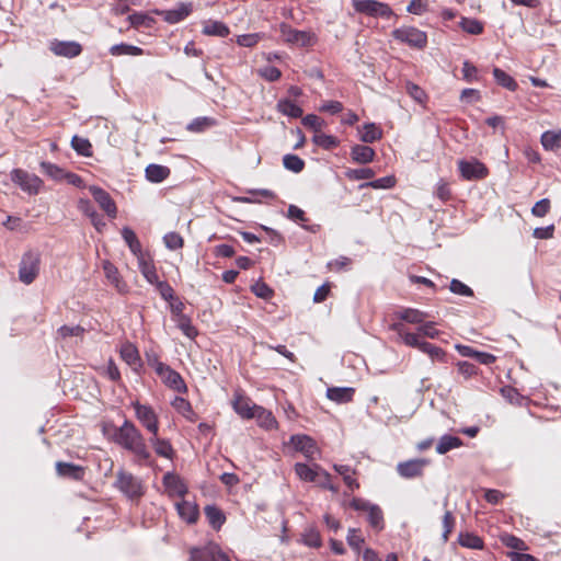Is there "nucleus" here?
Segmentation results:
<instances>
[{"mask_svg": "<svg viewBox=\"0 0 561 561\" xmlns=\"http://www.w3.org/2000/svg\"><path fill=\"white\" fill-rule=\"evenodd\" d=\"M112 439L124 449L131 451L139 462L149 461L151 454L142 434L133 422L125 420L122 426L115 427Z\"/></svg>", "mask_w": 561, "mask_h": 561, "instance_id": "obj_1", "label": "nucleus"}, {"mask_svg": "<svg viewBox=\"0 0 561 561\" xmlns=\"http://www.w3.org/2000/svg\"><path fill=\"white\" fill-rule=\"evenodd\" d=\"M114 485L129 500H138L144 495L141 481L130 472L117 471Z\"/></svg>", "mask_w": 561, "mask_h": 561, "instance_id": "obj_2", "label": "nucleus"}, {"mask_svg": "<svg viewBox=\"0 0 561 561\" xmlns=\"http://www.w3.org/2000/svg\"><path fill=\"white\" fill-rule=\"evenodd\" d=\"M41 254L37 251L30 250L21 259L19 267V279L25 284H32L39 273Z\"/></svg>", "mask_w": 561, "mask_h": 561, "instance_id": "obj_3", "label": "nucleus"}, {"mask_svg": "<svg viewBox=\"0 0 561 561\" xmlns=\"http://www.w3.org/2000/svg\"><path fill=\"white\" fill-rule=\"evenodd\" d=\"M279 32L286 43L299 47H311L318 42V37L313 32L296 30L287 23H280Z\"/></svg>", "mask_w": 561, "mask_h": 561, "instance_id": "obj_4", "label": "nucleus"}, {"mask_svg": "<svg viewBox=\"0 0 561 561\" xmlns=\"http://www.w3.org/2000/svg\"><path fill=\"white\" fill-rule=\"evenodd\" d=\"M392 37L416 49H423L427 45L426 33L412 26H403L393 30Z\"/></svg>", "mask_w": 561, "mask_h": 561, "instance_id": "obj_5", "label": "nucleus"}, {"mask_svg": "<svg viewBox=\"0 0 561 561\" xmlns=\"http://www.w3.org/2000/svg\"><path fill=\"white\" fill-rule=\"evenodd\" d=\"M10 175L12 182L30 195L38 194L43 185V181L37 175L31 174L22 169H13Z\"/></svg>", "mask_w": 561, "mask_h": 561, "instance_id": "obj_6", "label": "nucleus"}, {"mask_svg": "<svg viewBox=\"0 0 561 561\" xmlns=\"http://www.w3.org/2000/svg\"><path fill=\"white\" fill-rule=\"evenodd\" d=\"M354 9L374 18H390L392 15L391 8L377 0H353Z\"/></svg>", "mask_w": 561, "mask_h": 561, "instance_id": "obj_7", "label": "nucleus"}, {"mask_svg": "<svg viewBox=\"0 0 561 561\" xmlns=\"http://www.w3.org/2000/svg\"><path fill=\"white\" fill-rule=\"evenodd\" d=\"M157 375L170 389L180 393L186 392L187 388L182 376L167 364H157Z\"/></svg>", "mask_w": 561, "mask_h": 561, "instance_id": "obj_8", "label": "nucleus"}, {"mask_svg": "<svg viewBox=\"0 0 561 561\" xmlns=\"http://www.w3.org/2000/svg\"><path fill=\"white\" fill-rule=\"evenodd\" d=\"M458 169L461 176L468 181L484 179L489 171L488 168L478 159L458 161Z\"/></svg>", "mask_w": 561, "mask_h": 561, "instance_id": "obj_9", "label": "nucleus"}, {"mask_svg": "<svg viewBox=\"0 0 561 561\" xmlns=\"http://www.w3.org/2000/svg\"><path fill=\"white\" fill-rule=\"evenodd\" d=\"M133 407L137 419L147 428V431L152 435H158L159 422L152 408L146 404H140L138 401L134 402Z\"/></svg>", "mask_w": 561, "mask_h": 561, "instance_id": "obj_10", "label": "nucleus"}, {"mask_svg": "<svg viewBox=\"0 0 561 561\" xmlns=\"http://www.w3.org/2000/svg\"><path fill=\"white\" fill-rule=\"evenodd\" d=\"M49 50L59 57L75 58L82 53V46L76 41L51 39L48 45Z\"/></svg>", "mask_w": 561, "mask_h": 561, "instance_id": "obj_11", "label": "nucleus"}, {"mask_svg": "<svg viewBox=\"0 0 561 561\" xmlns=\"http://www.w3.org/2000/svg\"><path fill=\"white\" fill-rule=\"evenodd\" d=\"M430 460L424 458L410 459L397 465V472L404 479H413L423 476L424 469L428 466Z\"/></svg>", "mask_w": 561, "mask_h": 561, "instance_id": "obj_12", "label": "nucleus"}, {"mask_svg": "<svg viewBox=\"0 0 561 561\" xmlns=\"http://www.w3.org/2000/svg\"><path fill=\"white\" fill-rule=\"evenodd\" d=\"M89 191L99 206L106 213L110 218H115L117 208L111 195L99 186H90Z\"/></svg>", "mask_w": 561, "mask_h": 561, "instance_id": "obj_13", "label": "nucleus"}, {"mask_svg": "<svg viewBox=\"0 0 561 561\" xmlns=\"http://www.w3.org/2000/svg\"><path fill=\"white\" fill-rule=\"evenodd\" d=\"M220 547L215 542H208L201 547L190 549V561H216Z\"/></svg>", "mask_w": 561, "mask_h": 561, "instance_id": "obj_14", "label": "nucleus"}, {"mask_svg": "<svg viewBox=\"0 0 561 561\" xmlns=\"http://www.w3.org/2000/svg\"><path fill=\"white\" fill-rule=\"evenodd\" d=\"M162 483L170 497H183L187 493L184 481L173 472H167L163 476Z\"/></svg>", "mask_w": 561, "mask_h": 561, "instance_id": "obj_15", "label": "nucleus"}, {"mask_svg": "<svg viewBox=\"0 0 561 561\" xmlns=\"http://www.w3.org/2000/svg\"><path fill=\"white\" fill-rule=\"evenodd\" d=\"M290 442L295 449L302 453L306 458L314 459L318 448L316 442L307 435H293Z\"/></svg>", "mask_w": 561, "mask_h": 561, "instance_id": "obj_16", "label": "nucleus"}, {"mask_svg": "<svg viewBox=\"0 0 561 561\" xmlns=\"http://www.w3.org/2000/svg\"><path fill=\"white\" fill-rule=\"evenodd\" d=\"M56 472L59 477L68 478L73 481H81L84 478L85 470L82 466L71 462H56Z\"/></svg>", "mask_w": 561, "mask_h": 561, "instance_id": "obj_17", "label": "nucleus"}, {"mask_svg": "<svg viewBox=\"0 0 561 561\" xmlns=\"http://www.w3.org/2000/svg\"><path fill=\"white\" fill-rule=\"evenodd\" d=\"M103 271L108 282L114 285L118 293H127V284L122 280L117 267L108 261L103 263Z\"/></svg>", "mask_w": 561, "mask_h": 561, "instance_id": "obj_18", "label": "nucleus"}, {"mask_svg": "<svg viewBox=\"0 0 561 561\" xmlns=\"http://www.w3.org/2000/svg\"><path fill=\"white\" fill-rule=\"evenodd\" d=\"M355 389L352 387H331L327 389V398L336 403H347L353 400Z\"/></svg>", "mask_w": 561, "mask_h": 561, "instance_id": "obj_19", "label": "nucleus"}, {"mask_svg": "<svg viewBox=\"0 0 561 561\" xmlns=\"http://www.w3.org/2000/svg\"><path fill=\"white\" fill-rule=\"evenodd\" d=\"M193 10L192 3H180L176 8L164 12V21L175 24L187 18Z\"/></svg>", "mask_w": 561, "mask_h": 561, "instance_id": "obj_20", "label": "nucleus"}, {"mask_svg": "<svg viewBox=\"0 0 561 561\" xmlns=\"http://www.w3.org/2000/svg\"><path fill=\"white\" fill-rule=\"evenodd\" d=\"M257 408L259 405L252 404L250 399L241 396H237L233 401L234 411L243 419H253Z\"/></svg>", "mask_w": 561, "mask_h": 561, "instance_id": "obj_21", "label": "nucleus"}, {"mask_svg": "<svg viewBox=\"0 0 561 561\" xmlns=\"http://www.w3.org/2000/svg\"><path fill=\"white\" fill-rule=\"evenodd\" d=\"M321 470L322 468L319 465H314L313 467L301 462H297L295 465L296 474L299 477V479L307 482H317Z\"/></svg>", "mask_w": 561, "mask_h": 561, "instance_id": "obj_22", "label": "nucleus"}, {"mask_svg": "<svg viewBox=\"0 0 561 561\" xmlns=\"http://www.w3.org/2000/svg\"><path fill=\"white\" fill-rule=\"evenodd\" d=\"M375 156V150L369 146L355 145L351 148V157L357 163H369L374 161Z\"/></svg>", "mask_w": 561, "mask_h": 561, "instance_id": "obj_23", "label": "nucleus"}, {"mask_svg": "<svg viewBox=\"0 0 561 561\" xmlns=\"http://www.w3.org/2000/svg\"><path fill=\"white\" fill-rule=\"evenodd\" d=\"M122 238L128 245L130 252L137 257V260L144 256L141 243L133 229L129 227H124L122 229Z\"/></svg>", "mask_w": 561, "mask_h": 561, "instance_id": "obj_24", "label": "nucleus"}, {"mask_svg": "<svg viewBox=\"0 0 561 561\" xmlns=\"http://www.w3.org/2000/svg\"><path fill=\"white\" fill-rule=\"evenodd\" d=\"M392 329L398 333V335L401 337L403 343L410 347H416L419 350H422L423 342L420 341V334L417 333H410L407 331L405 327L402 323H394L392 325Z\"/></svg>", "mask_w": 561, "mask_h": 561, "instance_id": "obj_25", "label": "nucleus"}, {"mask_svg": "<svg viewBox=\"0 0 561 561\" xmlns=\"http://www.w3.org/2000/svg\"><path fill=\"white\" fill-rule=\"evenodd\" d=\"M176 511L182 519L187 522L188 524L196 523L198 518V508L197 505L188 502L182 501L176 503Z\"/></svg>", "mask_w": 561, "mask_h": 561, "instance_id": "obj_26", "label": "nucleus"}, {"mask_svg": "<svg viewBox=\"0 0 561 561\" xmlns=\"http://www.w3.org/2000/svg\"><path fill=\"white\" fill-rule=\"evenodd\" d=\"M462 445L463 443L458 436L445 434L437 442L436 453L439 455H445L451 449L459 448Z\"/></svg>", "mask_w": 561, "mask_h": 561, "instance_id": "obj_27", "label": "nucleus"}, {"mask_svg": "<svg viewBox=\"0 0 561 561\" xmlns=\"http://www.w3.org/2000/svg\"><path fill=\"white\" fill-rule=\"evenodd\" d=\"M146 179L151 183H160L170 175V169L161 164H149L146 168Z\"/></svg>", "mask_w": 561, "mask_h": 561, "instance_id": "obj_28", "label": "nucleus"}, {"mask_svg": "<svg viewBox=\"0 0 561 561\" xmlns=\"http://www.w3.org/2000/svg\"><path fill=\"white\" fill-rule=\"evenodd\" d=\"M257 420V423L261 427H264L266 430H273L277 426V421L273 413L263 407H260L254 412V417Z\"/></svg>", "mask_w": 561, "mask_h": 561, "instance_id": "obj_29", "label": "nucleus"}, {"mask_svg": "<svg viewBox=\"0 0 561 561\" xmlns=\"http://www.w3.org/2000/svg\"><path fill=\"white\" fill-rule=\"evenodd\" d=\"M205 515L209 525L216 530L220 529L226 522L222 511L215 505H207L205 507Z\"/></svg>", "mask_w": 561, "mask_h": 561, "instance_id": "obj_30", "label": "nucleus"}, {"mask_svg": "<svg viewBox=\"0 0 561 561\" xmlns=\"http://www.w3.org/2000/svg\"><path fill=\"white\" fill-rule=\"evenodd\" d=\"M333 468L340 476H342L344 483L351 491L359 488V483L353 478L355 474L354 469L346 465H334Z\"/></svg>", "mask_w": 561, "mask_h": 561, "instance_id": "obj_31", "label": "nucleus"}, {"mask_svg": "<svg viewBox=\"0 0 561 561\" xmlns=\"http://www.w3.org/2000/svg\"><path fill=\"white\" fill-rule=\"evenodd\" d=\"M382 137V130L375 123H366L360 131V140L373 144Z\"/></svg>", "mask_w": 561, "mask_h": 561, "instance_id": "obj_32", "label": "nucleus"}, {"mask_svg": "<svg viewBox=\"0 0 561 561\" xmlns=\"http://www.w3.org/2000/svg\"><path fill=\"white\" fill-rule=\"evenodd\" d=\"M276 108L283 115L291 118H298L302 116V108L290 100H279Z\"/></svg>", "mask_w": 561, "mask_h": 561, "instance_id": "obj_33", "label": "nucleus"}, {"mask_svg": "<svg viewBox=\"0 0 561 561\" xmlns=\"http://www.w3.org/2000/svg\"><path fill=\"white\" fill-rule=\"evenodd\" d=\"M229 27L220 21H208L203 27V34L208 36L227 37Z\"/></svg>", "mask_w": 561, "mask_h": 561, "instance_id": "obj_34", "label": "nucleus"}, {"mask_svg": "<svg viewBox=\"0 0 561 561\" xmlns=\"http://www.w3.org/2000/svg\"><path fill=\"white\" fill-rule=\"evenodd\" d=\"M138 266L140 273L149 284L154 285L156 283L159 282V277L154 265L151 262L147 261L145 255L138 259Z\"/></svg>", "mask_w": 561, "mask_h": 561, "instance_id": "obj_35", "label": "nucleus"}, {"mask_svg": "<svg viewBox=\"0 0 561 561\" xmlns=\"http://www.w3.org/2000/svg\"><path fill=\"white\" fill-rule=\"evenodd\" d=\"M541 145L546 150L561 148V130H547L541 135Z\"/></svg>", "mask_w": 561, "mask_h": 561, "instance_id": "obj_36", "label": "nucleus"}, {"mask_svg": "<svg viewBox=\"0 0 561 561\" xmlns=\"http://www.w3.org/2000/svg\"><path fill=\"white\" fill-rule=\"evenodd\" d=\"M149 442L153 446L157 455H159L160 457L169 458V459L172 458L173 448H172L171 444L169 443V440L159 438L158 435H152V437L149 439Z\"/></svg>", "mask_w": 561, "mask_h": 561, "instance_id": "obj_37", "label": "nucleus"}, {"mask_svg": "<svg viewBox=\"0 0 561 561\" xmlns=\"http://www.w3.org/2000/svg\"><path fill=\"white\" fill-rule=\"evenodd\" d=\"M110 54L113 56H122V55L140 56L144 54V49L138 46H135V45L121 43V44L113 45L110 48Z\"/></svg>", "mask_w": 561, "mask_h": 561, "instance_id": "obj_38", "label": "nucleus"}, {"mask_svg": "<svg viewBox=\"0 0 561 561\" xmlns=\"http://www.w3.org/2000/svg\"><path fill=\"white\" fill-rule=\"evenodd\" d=\"M312 141L324 150H332L340 145V140L336 137L321 131L313 135Z\"/></svg>", "mask_w": 561, "mask_h": 561, "instance_id": "obj_39", "label": "nucleus"}, {"mask_svg": "<svg viewBox=\"0 0 561 561\" xmlns=\"http://www.w3.org/2000/svg\"><path fill=\"white\" fill-rule=\"evenodd\" d=\"M493 76L496 81V83L510 91H515L518 87L517 82L514 80L513 77H511L508 73H506L504 70L500 68L493 69Z\"/></svg>", "mask_w": 561, "mask_h": 561, "instance_id": "obj_40", "label": "nucleus"}, {"mask_svg": "<svg viewBox=\"0 0 561 561\" xmlns=\"http://www.w3.org/2000/svg\"><path fill=\"white\" fill-rule=\"evenodd\" d=\"M72 149L82 157L92 156V146L89 139L75 135L71 139Z\"/></svg>", "mask_w": 561, "mask_h": 561, "instance_id": "obj_41", "label": "nucleus"}, {"mask_svg": "<svg viewBox=\"0 0 561 561\" xmlns=\"http://www.w3.org/2000/svg\"><path fill=\"white\" fill-rule=\"evenodd\" d=\"M460 546L469 549H482L483 540L472 533H460L458 536Z\"/></svg>", "mask_w": 561, "mask_h": 561, "instance_id": "obj_42", "label": "nucleus"}, {"mask_svg": "<svg viewBox=\"0 0 561 561\" xmlns=\"http://www.w3.org/2000/svg\"><path fill=\"white\" fill-rule=\"evenodd\" d=\"M426 313L417 309H404L399 313V318L408 323L422 324L426 319Z\"/></svg>", "mask_w": 561, "mask_h": 561, "instance_id": "obj_43", "label": "nucleus"}, {"mask_svg": "<svg viewBox=\"0 0 561 561\" xmlns=\"http://www.w3.org/2000/svg\"><path fill=\"white\" fill-rule=\"evenodd\" d=\"M41 169L44 174L53 179L54 181H62L65 179L66 172L64 169L58 167L55 163L43 161L41 162Z\"/></svg>", "mask_w": 561, "mask_h": 561, "instance_id": "obj_44", "label": "nucleus"}, {"mask_svg": "<svg viewBox=\"0 0 561 561\" xmlns=\"http://www.w3.org/2000/svg\"><path fill=\"white\" fill-rule=\"evenodd\" d=\"M369 525L377 531H380L385 527L383 513L381 508L375 504L371 510L368 511L367 516Z\"/></svg>", "mask_w": 561, "mask_h": 561, "instance_id": "obj_45", "label": "nucleus"}, {"mask_svg": "<svg viewBox=\"0 0 561 561\" xmlns=\"http://www.w3.org/2000/svg\"><path fill=\"white\" fill-rule=\"evenodd\" d=\"M121 356L129 366H136L140 364L138 350L130 343L122 346Z\"/></svg>", "mask_w": 561, "mask_h": 561, "instance_id": "obj_46", "label": "nucleus"}, {"mask_svg": "<svg viewBox=\"0 0 561 561\" xmlns=\"http://www.w3.org/2000/svg\"><path fill=\"white\" fill-rule=\"evenodd\" d=\"M302 542L311 548H320L322 539L319 530L314 527H308L302 534Z\"/></svg>", "mask_w": 561, "mask_h": 561, "instance_id": "obj_47", "label": "nucleus"}, {"mask_svg": "<svg viewBox=\"0 0 561 561\" xmlns=\"http://www.w3.org/2000/svg\"><path fill=\"white\" fill-rule=\"evenodd\" d=\"M283 164L285 169L294 173H299L305 168V161L300 157L291 153L285 154L283 157Z\"/></svg>", "mask_w": 561, "mask_h": 561, "instance_id": "obj_48", "label": "nucleus"}, {"mask_svg": "<svg viewBox=\"0 0 561 561\" xmlns=\"http://www.w3.org/2000/svg\"><path fill=\"white\" fill-rule=\"evenodd\" d=\"M459 26L471 35H479L483 32V24L476 19L461 18Z\"/></svg>", "mask_w": 561, "mask_h": 561, "instance_id": "obj_49", "label": "nucleus"}, {"mask_svg": "<svg viewBox=\"0 0 561 561\" xmlns=\"http://www.w3.org/2000/svg\"><path fill=\"white\" fill-rule=\"evenodd\" d=\"M128 21L134 27H151L154 19L142 12H135L128 16Z\"/></svg>", "mask_w": 561, "mask_h": 561, "instance_id": "obj_50", "label": "nucleus"}, {"mask_svg": "<svg viewBox=\"0 0 561 561\" xmlns=\"http://www.w3.org/2000/svg\"><path fill=\"white\" fill-rule=\"evenodd\" d=\"M345 175L350 180H369L375 176V171L370 168L348 169Z\"/></svg>", "mask_w": 561, "mask_h": 561, "instance_id": "obj_51", "label": "nucleus"}, {"mask_svg": "<svg viewBox=\"0 0 561 561\" xmlns=\"http://www.w3.org/2000/svg\"><path fill=\"white\" fill-rule=\"evenodd\" d=\"M421 351L423 353H426L432 359H437L440 362L446 360V353L443 351V348L435 346L434 344H431L428 342H423Z\"/></svg>", "mask_w": 561, "mask_h": 561, "instance_id": "obj_52", "label": "nucleus"}, {"mask_svg": "<svg viewBox=\"0 0 561 561\" xmlns=\"http://www.w3.org/2000/svg\"><path fill=\"white\" fill-rule=\"evenodd\" d=\"M396 184V180L393 176H383L367 183L362 184L359 187H373V188H391Z\"/></svg>", "mask_w": 561, "mask_h": 561, "instance_id": "obj_53", "label": "nucleus"}, {"mask_svg": "<svg viewBox=\"0 0 561 561\" xmlns=\"http://www.w3.org/2000/svg\"><path fill=\"white\" fill-rule=\"evenodd\" d=\"M178 327L183 334L190 339H194L197 335V330L187 316H181V318L178 319Z\"/></svg>", "mask_w": 561, "mask_h": 561, "instance_id": "obj_54", "label": "nucleus"}, {"mask_svg": "<svg viewBox=\"0 0 561 561\" xmlns=\"http://www.w3.org/2000/svg\"><path fill=\"white\" fill-rule=\"evenodd\" d=\"M301 123L304 126L313 129L316 134L320 133L324 126V121L314 114L306 115L302 117Z\"/></svg>", "mask_w": 561, "mask_h": 561, "instance_id": "obj_55", "label": "nucleus"}, {"mask_svg": "<svg viewBox=\"0 0 561 561\" xmlns=\"http://www.w3.org/2000/svg\"><path fill=\"white\" fill-rule=\"evenodd\" d=\"M455 517L453 516V513L449 511H446L443 516V528L444 531L442 534V539L444 542L448 541L449 535L451 534L454 527H455Z\"/></svg>", "mask_w": 561, "mask_h": 561, "instance_id": "obj_56", "label": "nucleus"}, {"mask_svg": "<svg viewBox=\"0 0 561 561\" xmlns=\"http://www.w3.org/2000/svg\"><path fill=\"white\" fill-rule=\"evenodd\" d=\"M449 289L451 293H454L456 295H460V296H465V297L473 296V290L469 286H467L466 284H463L462 282H460L459 279H456V278H454L450 282Z\"/></svg>", "mask_w": 561, "mask_h": 561, "instance_id": "obj_57", "label": "nucleus"}, {"mask_svg": "<svg viewBox=\"0 0 561 561\" xmlns=\"http://www.w3.org/2000/svg\"><path fill=\"white\" fill-rule=\"evenodd\" d=\"M154 286L158 293L160 294L161 298L164 299L165 301L171 302L172 300L175 299L174 290L169 283L164 280H159L158 283L154 284Z\"/></svg>", "mask_w": 561, "mask_h": 561, "instance_id": "obj_58", "label": "nucleus"}, {"mask_svg": "<svg viewBox=\"0 0 561 561\" xmlns=\"http://www.w3.org/2000/svg\"><path fill=\"white\" fill-rule=\"evenodd\" d=\"M164 244L170 250H178L183 247V238L176 232H169L163 237Z\"/></svg>", "mask_w": 561, "mask_h": 561, "instance_id": "obj_59", "label": "nucleus"}, {"mask_svg": "<svg viewBox=\"0 0 561 561\" xmlns=\"http://www.w3.org/2000/svg\"><path fill=\"white\" fill-rule=\"evenodd\" d=\"M407 93L416 102L423 103L426 94L422 88L413 82H407L405 85Z\"/></svg>", "mask_w": 561, "mask_h": 561, "instance_id": "obj_60", "label": "nucleus"}, {"mask_svg": "<svg viewBox=\"0 0 561 561\" xmlns=\"http://www.w3.org/2000/svg\"><path fill=\"white\" fill-rule=\"evenodd\" d=\"M417 332L420 335L430 337V339H436L439 335V331L435 328V322L427 321L420 324L417 328Z\"/></svg>", "mask_w": 561, "mask_h": 561, "instance_id": "obj_61", "label": "nucleus"}, {"mask_svg": "<svg viewBox=\"0 0 561 561\" xmlns=\"http://www.w3.org/2000/svg\"><path fill=\"white\" fill-rule=\"evenodd\" d=\"M259 73L262 78L270 82L277 81L282 77L280 70L274 66L263 67L259 70Z\"/></svg>", "mask_w": 561, "mask_h": 561, "instance_id": "obj_62", "label": "nucleus"}, {"mask_svg": "<svg viewBox=\"0 0 561 561\" xmlns=\"http://www.w3.org/2000/svg\"><path fill=\"white\" fill-rule=\"evenodd\" d=\"M346 540H347L348 546L355 550H359L362 543L364 542V538L359 534V530L356 528L348 529Z\"/></svg>", "mask_w": 561, "mask_h": 561, "instance_id": "obj_63", "label": "nucleus"}, {"mask_svg": "<svg viewBox=\"0 0 561 561\" xmlns=\"http://www.w3.org/2000/svg\"><path fill=\"white\" fill-rule=\"evenodd\" d=\"M550 210V201L542 198L538 201L531 208V214L536 217H545Z\"/></svg>", "mask_w": 561, "mask_h": 561, "instance_id": "obj_64", "label": "nucleus"}]
</instances>
